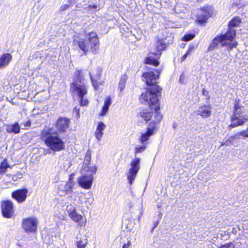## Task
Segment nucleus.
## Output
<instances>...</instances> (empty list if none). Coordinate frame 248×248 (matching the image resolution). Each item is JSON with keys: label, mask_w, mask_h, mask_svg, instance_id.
Instances as JSON below:
<instances>
[{"label": "nucleus", "mask_w": 248, "mask_h": 248, "mask_svg": "<svg viewBox=\"0 0 248 248\" xmlns=\"http://www.w3.org/2000/svg\"><path fill=\"white\" fill-rule=\"evenodd\" d=\"M142 215V213L140 212V215H139L138 217V220H140V218L141 217Z\"/></svg>", "instance_id": "a18cd8bd"}, {"label": "nucleus", "mask_w": 248, "mask_h": 248, "mask_svg": "<svg viewBox=\"0 0 248 248\" xmlns=\"http://www.w3.org/2000/svg\"><path fill=\"white\" fill-rule=\"evenodd\" d=\"M165 47L166 45L164 41L163 40H158L155 44V50L148 54V56L145 59V63L155 66H158L159 64L158 60L161 56V51Z\"/></svg>", "instance_id": "6e6552de"}, {"label": "nucleus", "mask_w": 248, "mask_h": 248, "mask_svg": "<svg viewBox=\"0 0 248 248\" xmlns=\"http://www.w3.org/2000/svg\"><path fill=\"white\" fill-rule=\"evenodd\" d=\"M91 151L90 150H88L85 156L84 163L82 168H83L85 166H89L91 160Z\"/></svg>", "instance_id": "2f4dec72"}, {"label": "nucleus", "mask_w": 248, "mask_h": 248, "mask_svg": "<svg viewBox=\"0 0 248 248\" xmlns=\"http://www.w3.org/2000/svg\"><path fill=\"white\" fill-rule=\"evenodd\" d=\"M74 45H77L79 48L85 53L90 49L94 51L98 48L99 44L97 35L95 32H90L88 34V39H84L80 38H76L74 40Z\"/></svg>", "instance_id": "7ed1b4c3"}, {"label": "nucleus", "mask_w": 248, "mask_h": 248, "mask_svg": "<svg viewBox=\"0 0 248 248\" xmlns=\"http://www.w3.org/2000/svg\"><path fill=\"white\" fill-rule=\"evenodd\" d=\"M111 99L110 96L108 97L105 100L104 105L102 108V110L99 113V115L101 116H105L108 112L109 107L111 104Z\"/></svg>", "instance_id": "393cba45"}, {"label": "nucleus", "mask_w": 248, "mask_h": 248, "mask_svg": "<svg viewBox=\"0 0 248 248\" xmlns=\"http://www.w3.org/2000/svg\"><path fill=\"white\" fill-rule=\"evenodd\" d=\"M184 80V76L182 75L181 76H180V81L181 82H183V80Z\"/></svg>", "instance_id": "c03bdc74"}, {"label": "nucleus", "mask_w": 248, "mask_h": 248, "mask_svg": "<svg viewBox=\"0 0 248 248\" xmlns=\"http://www.w3.org/2000/svg\"><path fill=\"white\" fill-rule=\"evenodd\" d=\"M69 120L66 118H60L58 119L55 124L57 129V131H55L56 133L65 132L69 127Z\"/></svg>", "instance_id": "2eb2a0df"}, {"label": "nucleus", "mask_w": 248, "mask_h": 248, "mask_svg": "<svg viewBox=\"0 0 248 248\" xmlns=\"http://www.w3.org/2000/svg\"><path fill=\"white\" fill-rule=\"evenodd\" d=\"M97 170L96 166H85L80 170L81 176L78 178V183L80 186L86 189L91 188L93 175Z\"/></svg>", "instance_id": "20e7f679"}, {"label": "nucleus", "mask_w": 248, "mask_h": 248, "mask_svg": "<svg viewBox=\"0 0 248 248\" xmlns=\"http://www.w3.org/2000/svg\"><path fill=\"white\" fill-rule=\"evenodd\" d=\"M146 149V145L144 144H142V145L137 146L135 148V154L136 155L138 153L143 152Z\"/></svg>", "instance_id": "72a5a7b5"}, {"label": "nucleus", "mask_w": 248, "mask_h": 248, "mask_svg": "<svg viewBox=\"0 0 248 248\" xmlns=\"http://www.w3.org/2000/svg\"><path fill=\"white\" fill-rule=\"evenodd\" d=\"M31 125V122L28 120L23 122L20 124V128L22 129H26L27 127H30Z\"/></svg>", "instance_id": "f704fd0d"}, {"label": "nucleus", "mask_w": 248, "mask_h": 248, "mask_svg": "<svg viewBox=\"0 0 248 248\" xmlns=\"http://www.w3.org/2000/svg\"><path fill=\"white\" fill-rule=\"evenodd\" d=\"M196 112L203 118H208L212 114V107L209 105L201 106L198 108Z\"/></svg>", "instance_id": "f3484780"}, {"label": "nucleus", "mask_w": 248, "mask_h": 248, "mask_svg": "<svg viewBox=\"0 0 248 248\" xmlns=\"http://www.w3.org/2000/svg\"><path fill=\"white\" fill-rule=\"evenodd\" d=\"M79 111H80V108H77V107H75L73 110L74 113H76V117L78 119L80 117Z\"/></svg>", "instance_id": "58836bf2"}, {"label": "nucleus", "mask_w": 248, "mask_h": 248, "mask_svg": "<svg viewBox=\"0 0 248 248\" xmlns=\"http://www.w3.org/2000/svg\"><path fill=\"white\" fill-rule=\"evenodd\" d=\"M159 106H158V108L156 109H154L155 110L154 118L153 120V122L154 124L151 125H155V124L156 123H159L162 119V116L160 113L158 111L159 109Z\"/></svg>", "instance_id": "7c9ffc66"}, {"label": "nucleus", "mask_w": 248, "mask_h": 248, "mask_svg": "<svg viewBox=\"0 0 248 248\" xmlns=\"http://www.w3.org/2000/svg\"><path fill=\"white\" fill-rule=\"evenodd\" d=\"M106 125L102 122L98 123L94 132V136L98 140H100L104 134L103 131L106 128Z\"/></svg>", "instance_id": "5701e85b"}, {"label": "nucleus", "mask_w": 248, "mask_h": 248, "mask_svg": "<svg viewBox=\"0 0 248 248\" xmlns=\"http://www.w3.org/2000/svg\"><path fill=\"white\" fill-rule=\"evenodd\" d=\"M9 168H10V166L8 164L7 159H4V160L0 163V174H4Z\"/></svg>", "instance_id": "c756f323"}, {"label": "nucleus", "mask_w": 248, "mask_h": 248, "mask_svg": "<svg viewBox=\"0 0 248 248\" xmlns=\"http://www.w3.org/2000/svg\"><path fill=\"white\" fill-rule=\"evenodd\" d=\"M194 49V46H189L187 51L185 54H186L187 56L189 55L192 50Z\"/></svg>", "instance_id": "ea45409f"}, {"label": "nucleus", "mask_w": 248, "mask_h": 248, "mask_svg": "<svg viewBox=\"0 0 248 248\" xmlns=\"http://www.w3.org/2000/svg\"><path fill=\"white\" fill-rule=\"evenodd\" d=\"M161 89L158 85L149 87L140 96V100L142 103L149 105L152 109L158 108V99L157 93Z\"/></svg>", "instance_id": "423d86ee"}, {"label": "nucleus", "mask_w": 248, "mask_h": 248, "mask_svg": "<svg viewBox=\"0 0 248 248\" xmlns=\"http://www.w3.org/2000/svg\"><path fill=\"white\" fill-rule=\"evenodd\" d=\"M69 217L73 221L78 224V226L83 227L86 225V218L78 213L77 211L72 213Z\"/></svg>", "instance_id": "aec40b11"}, {"label": "nucleus", "mask_w": 248, "mask_h": 248, "mask_svg": "<svg viewBox=\"0 0 248 248\" xmlns=\"http://www.w3.org/2000/svg\"><path fill=\"white\" fill-rule=\"evenodd\" d=\"M155 131V125H150L147 128V131L145 132L141 133V135L139 138V141L145 144V142L148 141L151 136L154 134Z\"/></svg>", "instance_id": "dca6fc26"}, {"label": "nucleus", "mask_w": 248, "mask_h": 248, "mask_svg": "<svg viewBox=\"0 0 248 248\" xmlns=\"http://www.w3.org/2000/svg\"><path fill=\"white\" fill-rule=\"evenodd\" d=\"M153 115V112L148 109H142L138 114L139 120L147 122L151 120Z\"/></svg>", "instance_id": "412c9836"}, {"label": "nucleus", "mask_w": 248, "mask_h": 248, "mask_svg": "<svg viewBox=\"0 0 248 248\" xmlns=\"http://www.w3.org/2000/svg\"><path fill=\"white\" fill-rule=\"evenodd\" d=\"M28 190L26 189H20L13 192L12 196L18 202H24L27 196Z\"/></svg>", "instance_id": "a211bd4d"}, {"label": "nucleus", "mask_w": 248, "mask_h": 248, "mask_svg": "<svg viewBox=\"0 0 248 248\" xmlns=\"http://www.w3.org/2000/svg\"><path fill=\"white\" fill-rule=\"evenodd\" d=\"M42 137L46 146L53 151H60L64 148V143L52 128H45Z\"/></svg>", "instance_id": "f257e3e1"}, {"label": "nucleus", "mask_w": 248, "mask_h": 248, "mask_svg": "<svg viewBox=\"0 0 248 248\" xmlns=\"http://www.w3.org/2000/svg\"><path fill=\"white\" fill-rule=\"evenodd\" d=\"M69 5L68 4H64V5H62L61 7H60V10L61 11H63L64 10H65L66 9H67L68 7H69Z\"/></svg>", "instance_id": "a19ab883"}, {"label": "nucleus", "mask_w": 248, "mask_h": 248, "mask_svg": "<svg viewBox=\"0 0 248 248\" xmlns=\"http://www.w3.org/2000/svg\"><path fill=\"white\" fill-rule=\"evenodd\" d=\"M76 245L78 248H85L87 244L88 240L85 237L78 238V236L76 237Z\"/></svg>", "instance_id": "cd10ccee"}, {"label": "nucleus", "mask_w": 248, "mask_h": 248, "mask_svg": "<svg viewBox=\"0 0 248 248\" xmlns=\"http://www.w3.org/2000/svg\"><path fill=\"white\" fill-rule=\"evenodd\" d=\"M66 206V210L69 216L76 211V207L71 203H67Z\"/></svg>", "instance_id": "473e14b6"}, {"label": "nucleus", "mask_w": 248, "mask_h": 248, "mask_svg": "<svg viewBox=\"0 0 248 248\" xmlns=\"http://www.w3.org/2000/svg\"><path fill=\"white\" fill-rule=\"evenodd\" d=\"M74 183L70 179L67 183H64L59 186V189L65 192L67 194L72 192Z\"/></svg>", "instance_id": "b1692460"}, {"label": "nucleus", "mask_w": 248, "mask_h": 248, "mask_svg": "<svg viewBox=\"0 0 248 248\" xmlns=\"http://www.w3.org/2000/svg\"><path fill=\"white\" fill-rule=\"evenodd\" d=\"M248 120V114L244 107L236 103L234 106L233 113L231 117V124L229 126L235 127L242 125Z\"/></svg>", "instance_id": "0eeeda50"}, {"label": "nucleus", "mask_w": 248, "mask_h": 248, "mask_svg": "<svg viewBox=\"0 0 248 248\" xmlns=\"http://www.w3.org/2000/svg\"><path fill=\"white\" fill-rule=\"evenodd\" d=\"M101 75V71L99 69L93 70L92 72L90 73L92 85L95 90L98 89L99 85L98 80L100 79Z\"/></svg>", "instance_id": "6ab92c4d"}, {"label": "nucleus", "mask_w": 248, "mask_h": 248, "mask_svg": "<svg viewBox=\"0 0 248 248\" xmlns=\"http://www.w3.org/2000/svg\"><path fill=\"white\" fill-rule=\"evenodd\" d=\"M195 37V34H186L183 38V40L184 41H189L191 40H192V39H193Z\"/></svg>", "instance_id": "c9c22d12"}, {"label": "nucleus", "mask_w": 248, "mask_h": 248, "mask_svg": "<svg viewBox=\"0 0 248 248\" xmlns=\"http://www.w3.org/2000/svg\"><path fill=\"white\" fill-rule=\"evenodd\" d=\"M38 223L37 218L35 217L24 218L22 220V227L26 232L34 233L37 231Z\"/></svg>", "instance_id": "9d476101"}, {"label": "nucleus", "mask_w": 248, "mask_h": 248, "mask_svg": "<svg viewBox=\"0 0 248 248\" xmlns=\"http://www.w3.org/2000/svg\"><path fill=\"white\" fill-rule=\"evenodd\" d=\"M1 210L4 217H11L14 214L13 203L10 201H3L1 203Z\"/></svg>", "instance_id": "4468645a"}, {"label": "nucleus", "mask_w": 248, "mask_h": 248, "mask_svg": "<svg viewBox=\"0 0 248 248\" xmlns=\"http://www.w3.org/2000/svg\"><path fill=\"white\" fill-rule=\"evenodd\" d=\"M242 20L238 16L234 17L232 19V20L229 22V29H232V30H235L233 29V27H238L239 26L240 23H241Z\"/></svg>", "instance_id": "bb28decb"}, {"label": "nucleus", "mask_w": 248, "mask_h": 248, "mask_svg": "<svg viewBox=\"0 0 248 248\" xmlns=\"http://www.w3.org/2000/svg\"><path fill=\"white\" fill-rule=\"evenodd\" d=\"M236 232H237V231L235 230V228H233L232 230V232L234 234H235L236 233Z\"/></svg>", "instance_id": "de8ad7c7"}, {"label": "nucleus", "mask_w": 248, "mask_h": 248, "mask_svg": "<svg viewBox=\"0 0 248 248\" xmlns=\"http://www.w3.org/2000/svg\"><path fill=\"white\" fill-rule=\"evenodd\" d=\"M22 175V173L21 172H17V173L16 174V176H21Z\"/></svg>", "instance_id": "09e8293b"}, {"label": "nucleus", "mask_w": 248, "mask_h": 248, "mask_svg": "<svg viewBox=\"0 0 248 248\" xmlns=\"http://www.w3.org/2000/svg\"><path fill=\"white\" fill-rule=\"evenodd\" d=\"M127 79V76L125 74H124L121 76L119 83L118 88L121 91H123L125 87V83Z\"/></svg>", "instance_id": "c85d7f7f"}, {"label": "nucleus", "mask_w": 248, "mask_h": 248, "mask_svg": "<svg viewBox=\"0 0 248 248\" xmlns=\"http://www.w3.org/2000/svg\"><path fill=\"white\" fill-rule=\"evenodd\" d=\"M12 59V56L10 53H5L0 58V69L7 66Z\"/></svg>", "instance_id": "4be33fe9"}, {"label": "nucleus", "mask_w": 248, "mask_h": 248, "mask_svg": "<svg viewBox=\"0 0 248 248\" xmlns=\"http://www.w3.org/2000/svg\"><path fill=\"white\" fill-rule=\"evenodd\" d=\"M238 135L241 136L244 138H248V127L246 130L241 131L238 135L235 136L236 137Z\"/></svg>", "instance_id": "e433bc0d"}, {"label": "nucleus", "mask_w": 248, "mask_h": 248, "mask_svg": "<svg viewBox=\"0 0 248 248\" xmlns=\"http://www.w3.org/2000/svg\"><path fill=\"white\" fill-rule=\"evenodd\" d=\"M140 159L137 157H135L131 161L130 168L127 173V179L130 184H132L133 181L135 180L140 169Z\"/></svg>", "instance_id": "1a4fd4ad"}, {"label": "nucleus", "mask_w": 248, "mask_h": 248, "mask_svg": "<svg viewBox=\"0 0 248 248\" xmlns=\"http://www.w3.org/2000/svg\"><path fill=\"white\" fill-rule=\"evenodd\" d=\"M131 242L130 241H128L126 244H125L123 246L122 248H129Z\"/></svg>", "instance_id": "79ce46f5"}, {"label": "nucleus", "mask_w": 248, "mask_h": 248, "mask_svg": "<svg viewBox=\"0 0 248 248\" xmlns=\"http://www.w3.org/2000/svg\"><path fill=\"white\" fill-rule=\"evenodd\" d=\"M77 197L79 198L78 203L80 204L82 207L87 208L92 206L93 201L94 198L92 193H90L88 197L80 196L79 194L74 193L71 196V200L76 201Z\"/></svg>", "instance_id": "9b49d317"}, {"label": "nucleus", "mask_w": 248, "mask_h": 248, "mask_svg": "<svg viewBox=\"0 0 248 248\" xmlns=\"http://www.w3.org/2000/svg\"><path fill=\"white\" fill-rule=\"evenodd\" d=\"M82 77V71H78V79L71 85L70 89L73 96L78 97L80 105L84 107L88 104L89 101L86 97H84L87 93V89Z\"/></svg>", "instance_id": "f03ea898"}, {"label": "nucleus", "mask_w": 248, "mask_h": 248, "mask_svg": "<svg viewBox=\"0 0 248 248\" xmlns=\"http://www.w3.org/2000/svg\"><path fill=\"white\" fill-rule=\"evenodd\" d=\"M161 70H157L156 73L157 75H155L153 72H145L143 74V77L146 79V82L150 87H153L154 86L157 85V79L158 78V76L161 73Z\"/></svg>", "instance_id": "ddd939ff"}, {"label": "nucleus", "mask_w": 248, "mask_h": 248, "mask_svg": "<svg viewBox=\"0 0 248 248\" xmlns=\"http://www.w3.org/2000/svg\"><path fill=\"white\" fill-rule=\"evenodd\" d=\"M235 36L236 31L228 30L225 34L217 36L212 40L209 46V49L215 47L219 43L222 46H228L230 49L235 48L237 45L236 41H233Z\"/></svg>", "instance_id": "39448f33"}, {"label": "nucleus", "mask_w": 248, "mask_h": 248, "mask_svg": "<svg viewBox=\"0 0 248 248\" xmlns=\"http://www.w3.org/2000/svg\"><path fill=\"white\" fill-rule=\"evenodd\" d=\"M213 7L211 6H207L201 9L198 13L196 21L200 24H202L206 22V20L213 14Z\"/></svg>", "instance_id": "f8f14e48"}, {"label": "nucleus", "mask_w": 248, "mask_h": 248, "mask_svg": "<svg viewBox=\"0 0 248 248\" xmlns=\"http://www.w3.org/2000/svg\"><path fill=\"white\" fill-rule=\"evenodd\" d=\"M89 8H90L91 9L93 10V11H98L100 9L99 6L97 4L90 5L89 6Z\"/></svg>", "instance_id": "4c0bfd02"}, {"label": "nucleus", "mask_w": 248, "mask_h": 248, "mask_svg": "<svg viewBox=\"0 0 248 248\" xmlns=\"http://www.w3.org/2000/svg\"><path fill=\"white\" fill-rule=\"evenodd\" d=\"M20 127L18 123L9 124L6 126V130L9 133L17 134L20 132Z\"/></svg>", "instance_id": "a878e982"}, {"label": "nucleus", "mask_w": 248, "mask_h": 248, "mask_svg": "<svg viewBox=\"0 0 248 248\" xmlns=\"http://www.w3.org/2000/svg\"><path fill=\"white\" fill-rule=\"evenodd\" d=\"M188 56L186 54H185L181 58V60L182 62L183 61H184L186 58H187Z\"/></svg>", "instance_id": "37998d69"}, {"label": "nucleus", "mask_w": 248, "mask_h": 248, "mask_svg": "<svg viewBox=\"0 0 248 248\" xmlns=\"http://www.w3.org/2000/svg\"><path fill=\"white\" fill-rule=\"evenodd\" d=\"M13 180L14 181H16L17 180L16 175H14V176H13Z\"/></svg>", "instance_id": "49530a36"}]
</instances>
